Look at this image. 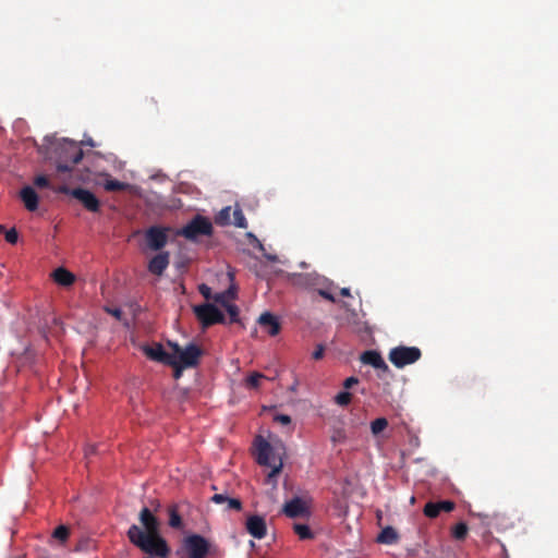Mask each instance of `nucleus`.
I'll use <instances>...</instances> for the list:
<instances>
[{
	"label": "nucleus",
	"instance_id": "obj_1",
	"mask_svg": "<svg viewBox=\"0 0 558 558\" xmlns=\"http://www.w3.org/2000/svg\"><path fill=\"white\" fill-rule=\"evenodd\" d=\"M142 526L132 524L128 532L129 541L144 554L156 555L157 558H168L170 547L160 534V524L151 511L144 507L138 515Z\"/></svg>",
	"mask_w": 558,
	"mask_h": 558
},
{
	"label": "nucleus",
	"instance_id": "obj_2",
	"mask_svg": "<svg viewBox=\"0 0 558 558\" xmlns=\"http://www.w3.org/2000/svg\"><path fill=\"white\" fill-rule=\"evenodd\" d=\"M84 156L82 147L74 141L62 140L54 144L53 156L57 171L70 173Z\"/></svg>",
	"mask_w": 558,
	"mask_h": 558
},
{
	"label": "nucleus",
	"instance_id": "obj_3",
	"mask_svg": "<svg viewBox=\"0 0 558 558\" xmlns=\"http://www.w3.org/2000/svg\"><path fill=\"white\" fill-rule=\"evenodd\" d=\"M256 461L259 465L271 469L265 482L276 487L277 476L281 473L283 466L282 459L276 449L262 437L256 439Z\"/></svg>",
	"mask_w": 558,
	"mask_h": 558
},
{
	"label": "nucleus",
	"instance_id": "obj_4",
	"mask_svg": "<svg viewBox=\"0 0 558 558\" xmlns=\"http://www.w3.org/2000/svg\"><path fill=\"white\" fill-rule=\"evenodd\" d=\"M209 547V542L204 536L192 534L184 537L175 554L179 558H206Z\"/></svg>",
	"mask_w": 558,
	"mask_h": 558
},
{
	"label": "nucleus",
	"instance_id": "obj_5",
	"mask_svg": "<svg viewBox=\"0 0 558 558\" xmlns=\"http://www.w3.org/2000/svg\"><path fill=\"white\" fill-rule=\"evenodd\" d=\"M169 345L172 349L171 356L177 363L185 367H194L198 364L202 350L195 343H190L185 348L172 342H169Z\"/></svg>",
	"mask_w": 558,
	"mask_h": 558
},
{
	"label": "nucleus",
	"instance_id": "obj_6",
	"mask_svg": "<svg viewBox=\"0 0 558 558\" xmlns=\"http://www.w3.org/2000/svg\"><path fill=\"white\" fill-rule=\"evenodd\" d=\"M422 352L417 347L398 345L389 351L388 359L397 367L403 368L407 365L417 362Z\"/></svg>",
	"mask_w": 558,
	"mask_h": 558
},
{
	"label": "nucleus",
	"instance_id": "obj_7",
	"mask_svg": "<svg viewBox=\"0 0 558 558\" xmlns=\"http://www.w3.org/2000/svg\"><path fill=\"white\" fill-rule=\"evenodd\" d=\"M213 231L214 228L210 220L206 217L197 215L178 233L190 241H195L201 235H211Z\"/></svg>",
	"mask_w": 558,
	"mask_h": 558
},
{
	"label": "nucleus",
	"instance_id": "obj_8",
	"mask_svg": "<svg viewBox=\"0 0 558 558\" xmlns=\"http://www.w3.org/2000/svg\"><path fill=\"white\" fill-rule=\"evenodd\" d=\"M194 313L204 328L215 324H226V316L214 304L205 303L194 307Z\"/></svg>",
	"mask_w": 558,
	"mask_h": 558
},
{
	"label": "nucleus",
	"instance_id": "obj_9",
	"mask_svg": "<svg viewBox=\"0 0 558 558\" xmlns=\"http://www.w3.org/2000/svg\"><path fill=\"white\" fill-rule=\"evenodd\" d=\"M59 192L64 194H70L74 198H76L86 210L92 213H98L100 209V202L99 199L93 194L90 191L83 189V187H76L73 190H70L68 186L63 185L59 187Z\"/></svg>",
	"mask_w": 558,
	"mask_h": 558
},
{
	"label": "nucleus",
	"instance_id": "obj_10",
	"mask_svg": "<svg viewBox=\"0 0 558 558\" xmlns=\"http://www.w3.org/2000/svg\"><path fill=\"white\" fill-rule=\"evenodd\" d=\"M169 228L153 226L145 231L146 245L151 251H160L168 243Z\"/></svg>",
	"mask_w": 558,
	"mask_h": 558
},
{
	"label": "nucleus",
	"instance_id": "obj_11",
	"mask_svg": "<svg viewBox=\"0 0 558 558\" xmlns=\"http://www.w3.org/2000/svg\"><path fill=\"white\" fill-rule=\"evenodd\" d=\"M245 529L254 538L262 539L267 534L265 519L258 514H252L246 518Z\"/></svg>",
	"mask_w": 558,
	"mask_h": 558
},
{
	"label": "nucleus",
	"instance_id": "obj_12",
	"mask_svg": "<svg viewBox=\"0 0 558 558\" xmlns=\"http://www.w3.org/2000/svg\"><path fill=\"white\" fill-rule=\"evenodd\" d=\"M282 512L290 519L303 518L308 513V508L301 498L294 497L282 507Z\"/></svg>",
	"mask_w": 558,
	"mask_h": 558
},
{
	"label": "nucleus",
	"instance_id": "obj_13",
	"mask_svg": "<svg viewBox=\"0 0 558 558\" xmlns=\"http://www.w3.org/2000/svg\"><path fill=\"white\" fill-rule=\"evenodd\" d=\"M170 263V253L160 252L156 254L147 265V269L155 276H162Z\"/></svg>",
	"mask_w": 558,
	"mask_h": 558
},
{
	"label": "nucleus",
	"instance_id": "obj_14",
	"mask_svg": "<svg viewBox=\"0 0 558 558\" xmlns=\"http://www.w3.org/2000/svg\"><path fill=\"white\" fill-rule=\"evenodd\" d=\"M361 361L364 364L373 366L375 369L383 371V372H389V367L385 360L383 359L381 354L378 351L375 350H367L364 351L361 355Z\"/></svg>",
	"mask_w": 558,
	"mask_h": 558
},
{
	"label": "nucleus",
	"instance_id": "obj_15",
	"mask_svg": "<svg viewBox=\"0 0 558 558\" xmlns=\"http://www.w3.org/2000/svg\"><path fill=\"white\" fill-rule=\"evenodd\" d=\"M144 353L153 361L162 362L167 365H174L173 356L171 353H168L163 350L161 344H156L154 347H145Z\"/></svg>",
	"mask_w": 558,
	"mask_h": 558
},
{
	"label": "nucleus",
	"instance_id": "obj_16",
	"mask_svg": "<svg viewBox=\"0 0 558 558\" xmlns=\"http://www.w3.org/2000/svg\"><path fill=\"white\" fill-rule=\"evenodd\" d=\"M258 324L267 330L269 336H277L280 331V323L277 317L269 312H265L259 316Z\"/></svg>",
	"mask_w": 558,
	"mask_h": 558
},
{
	"label": "nucleus",
	"instance_id": "obj_17",
	"mask_svg": "<svg viewBox=\"0 0 558 558\" xmlns=\"http://www.w3.org/2000/svg\"><path fill=\"white\" fill-rule=\"evenodd\" d=\"M20 196L27 210L35 211L38 208V195L33 187L24 186Z\"/></svg>",
	"mask_w": 558,
	"mask_h": 558
},
{
	"label": "nucleus",
	"instance_id": "obj_18",
	"mask_svg": "<svg viewBox=\"0 0 558 558\" xmlns=\"http://www.w3.org/2000/svg\"><path fill=\"white\" fill-rule=\"evenodd\" d=\"M211 501L215 504H225L226 509L240 511L242 509V502L238 498H231L223 494H215L211 497Z\"/></svg>",
	"mask_w": 558,
	"mask_h": 558
},
{
	"label": "nucleus",
	"instance_id": "obj_19",
	"mask_svg": "<svg viewBox=\"0 0 558 558\" xmlns=\"http://www.w3.org/2000/svg\"><path fill=\"white\" fill-rule=\"evenodd\" d=\"M53 279L58 284L63 287H69L75 281L74 275L63 267L57 268L53 271Z\"/></svg>",
	"mask_w": 558,
	"mask_h": 558
},
{
	"label": "nucleus",
	"instance_id": "obj_20",
	"mask_svg": "<svg viewBox=\"0 0 558 558\" xmlns=\"http://www.w3.org/2000/svg\"><path fill=\"white\" fill-rule=\"evenodd\" d=\"M398 533L392 526H386L377 536V542L380 544H393L398 541Z\"/></svg>",
	"mask_w": 558,
	"mask_h": 558
},
{
	"label": "nucleus",
	"instance_id": "obj_21",
	"mask_svg": "<svg viewBox=\"0 0 558 558\" xmlns=\"http://www.w3.org/2000/svg\"><path fill=\"white\" fill-rule=\"evenodd\" d=\"M347 439L345 429L342 422H337L332 426L331 434H330V440L333 445L343 444Z\"/></svg>",
	"mask_w": 558,
	"mask_h": 558
},
{
	"label": "nucleus",
	"instance_id": "obj_22",
	"mask_svg": "<svg viewBox=\"0 0 558 558\" xmlns=\"http://www.w3.org/2000/svg\"><path fill=\"white\" fill-rule=\"evenodd\" d=\"M235 298H236V289H235V287L231 286L226 291L216 293L214 295V301L220 305H227V303H230V301L234 300Z\"/></svg>",
	"mask_w": 558,
	"mask_h": 558
},
{
	"label": "nucleus",
	"instance_id": "obj_23",
	"mask_svg": "<svg viewBox=\"0 0 558 558\" xmlns=\"http://www.w3.org/2000/svg\"><path fill=\"white\" fill-rule=\"evenodd\" d=\"M168 514H169V525L172 529L180 530L183 527L182 518L179 513L178 505H171L168 508Z\"/></svg>",
	"mask_w": 558,
	"mask_h": 558
},
{
	"label": "nucleus",
	"instance_id": "obj_24",
	"mask_svg": "<svg viewBox=\"0 0 558 558\" xmlns=\"http://www.w3.org/2000/svg\"><path fill=\"white\" fill-rule=\"evenodd\" d=\"M129 184L118 181L116 179H108L104 183V189L108 192H120L125 191L128 189Z\"/></svg>",
	"mask_w": 558,
	"mask_h": 558
},
{
	"label": "nucleus",
	"instance_id": "obj_25",
	"mask_svg": "<svg viewBox=\"0 0 558 558\" xmlns=\"http://www.w3.org/2000/svg\"><path fill=\"white\" fill-rule=\"evenodd\" d=\"M318 286H320V282H319V279L316 277V293L330 302H336V298L332 292L333 287H329V288L325 289V288H322Z\"/></svg>",
	"mask_w": 558,
	"mask_h": 558
},
{
	"label": "nucleus",
	"instance_id": "obj_26",
	"mask_svg": "<svg viewBox=\"0 0 558 558\" xmlns=\"http://www.w3.org/2000/svg\"><path fill=\"white\" fill-rule=\"evenodd\" d=\"M469 527L464 522H459L452 527V536L458 541H463L468 535Z\"/></svg>",
	"mask_w": 558,
	"mask_h": 558
},
{
	"label": "nucleus",
	"instance_id": "obj_27",
	"mask_svg": "<svg viewBox=\"0 0 558 558\" xmlns=\"http://www.w3.org/2000/svg\"><path fill=\"white\" fill-rule=\"evenodd\" d=\"M423 512L427 518L435 519L440 514L441 510L437 502L429 501L425 505Z\"/></svg>",
	"mask_w": 558,
	"mask_h": 558
},
{
	"label": "nucleus",
	"instance_id": "obj_28",
	"mask_svg": "<svg viewBox=\"0 0 558 558\" xmlns=\"http://www.w3.org/2000/svg\"><path fill=\"white\" fill-rule=\"evenodd\" d=\"M0 233L4 234L5 241L10 244H15L19 240V234L15 228L7 230L3 225H0Z\"/></svg>",
	"mask_w": 558,
	"mask_h": 558
},
{
	"label": "nucleus",
	"instance_id": "obj_29",
	"mask_svg": "<svg viewBox=\"0 0 558 558\" xmlns=\"http://www.w3.org/2000/svg\"><path fill=\"white\" fill-rule=\"evenodd\" d=\"M388 426L385 417H378L371 423V430L374 435L380 434Z\"/></svg>",
	"mask_w": 558,
	"mask_h": 558
},
{
	"label": "nucleus",
	"instance_id": "obj_30",
	"mask_svg": "<svg viewBox=\"0 0 558 558\" xmlns=\"http://www.w3.org/2000/svg\"><path fill=\"white\" fill-rule=\"evenodd\" d=\"M233 225L238 228H247V221L241 208H235L233 210Z\"/></svg>",
	"mask_w": 558,
	"mask_h": 558
},
{
	"label": "nucleus",
	"instance_id": "obj_31",
	"mask_svg": "<svg viewBox=\"0 0 558 558\" xmlns=\"http://www.w3.org/2000/svg\"><path fill=\"white\" fill-rule=\"evenodd\" d=\"M226 311L228 312L229 314V324H233V323H239V313H240V310L239 307L235 305V304H232V303H227V305H222Z\"/></svg>",
	"mask_w": 558,
	"mask_h": 558
},
{
	"label": "nucleus",
	"instance_id": "obj_32",
	"mask_svg": "<svg viewBox=\"0 0 558 558\" xmlns=\"http://www.w3.org/2000/svg\"><path fill=\"white\" fill-rule=\"evenodd\" d=\"M52 536L64 543L70 536V530L65 525H59L54 529Z\"/></svg>",
	"mask_w": 558,
	"mask_h": 558
},
{
	"label": "nucleus",
	"instance_id": "obj_33",
	"mask_svg": "<svg viewBox=\"0 0 558 558\" xmlns=\"http://www.w3.org/2000/svg\"><path fill=\"white\" fill-rule=\"evenodd\" d=\"M230 206L222 208L216 216V222L220 226L228 225L230 222Z\"/></svg>",
	"mask_w": 558,
	"mask_h": 558
},
{
	"label": "nucleus",
	"instance_id": "obj_34",
	"mask_svg": "<svg viewBox=\"0 0 558 558\" xmlns=\"http://www.w3.org/2000/svg\"><path fill=\"white\" fill-rule=\"evenodd\" d=\"M264 377L265 376L263 374L254 372V373H252L251 375L247 376V378H246V386L248 388L256 389V388L259 387L260 379L264 378Z\"/></svg>",
	"mask_w": 558,
	"mask_h": 558
},
{
	"label": "nucleus",
	"instance_id": "obj_35",
	"mask_svg": "<svg viewBox=\"0 0 558 558\" xmlns=\"http://www.w3.org/2000/svg\"><path fill=\"white\" fill-rule=\"evenodd\" d=\"M294 532L299 535L301 539H306L312 537V532L308 525L305 524H294Z\"/></svg>",
	"mask_w": 558,
	"mask_h": 558
},
{
	"label": "nucleus",
	"instance_id": "obj_36",
	"mask_svg": "<svg viewBox=\"0 0 558 558\" xmlns=\"http://www.w3.org/2000/svg\"><path fill=\"white\" fill-rule=\"evenodd\" d=\"M352 395L348 391H341L335 397L337 404L345 407L351 402Z\"/></svg>",
	"mask_w": 558,
	"mask_h": 558
},
{
	"label": "nucleus",
	"instance_id": "obj_37",
	"mask_svg": "<svg viewBox=\"0 0 558 558\" xmlns=\"http://www.w3.org/2000/svg\"><path fill=\"white\" fill-rule=\"evenodd\" d=\"M34 184H35L37 187H40V189H44V187H50L49 179H48L46 175H44V174L37 175V177L34 179Z\"/></svg>",
	"mask_w": 558,
	"mask_h": 558
},
{
	"label": "nucleus",
	"instance_id": "obj_38",
	"mask_svg": "<svg viewBox=\"0 0 558 558\" xmlns=\"http://www.w3.org/2000/svg\"><path fill=\"white\" fill-rule=\"evenodd\" d=\"M437 504L440 510L444 512H451L456 508V504L451 500H441Z\"/></svg>",
	"mask_w": 558,
	"mask_h": 558
},
{
	"label": "nucleus",
	"instance_id": "obj_39",
	"mask_svg": "<svg viewBox=\"0 0 558 558\" xmlns=\"http://www.w3.org/2000/svg\"><path fill=\"white\" fill-rule=\"evenodd\" d=\"M274 422L283 426H289L291 424V417L287 414H276L274 416Z\"/></svg>",
	"mask_w": 558,
	"mask_h": 558
},
{
	"label": "nucleus",
	"instance_id": "obj_40",
	"mask_svg": "<svg viewBox=\"0 0 558 558\" xmlns=\"http://www.w3.org/2000/svg\"><path fill=\"white\" fill-rule=\"evenodd\" d=\"M198 291L199 293L206 299V300H209V299H213L214 300V295L211 294V289L205 284V283H202L199 287H198Z\"/></svg>",
	"mask_w": 558,
	"mask_h": 558
},
{
	"label": "nucleus",
	"instance_id": "obj_41",
	"mask_svg": "<svg viewBox=\"0 0 558 558\" xmlns=\"http://www.w3.org/2000/svg\"><path fill=\"white\" fill-rule=\"evenodd\" d=\"M171 366H172V367H173V369H174V371H173V377H174L175 379L180 378V377H181V375H182V371H183L184 368H186L185 366H183L182 364H179V363H177V362H175V364H174V365H171Z\"/></svg>",
	"mask_w": 558,
	"mask_h": 558
},
{
	"label": "nucleus",
	"instance_id": "obj_42",
	"mask_svg": "<svg viewBox=\"0 0 558 558\" xmlns=\"http://www.w3.org/2000/svg\"><path fill=\"white\" fill-rule=\"evenodd\" d=\"M356 384H359V378L351 376L343 381V387L345 389H350Z\"/></svg>",
	"mask_w": 558,
	"mask_h": 558
},
{
	"label": "nucleus",
	"instance_id": "obj_43",
	"mask_svg": "<svg viewBox=\"0 0 558 558\" xmlns=\"http://www.w3.org/2000/svg\"><path fill=\"white\" fill-rule=\"evenodd\" d=\"M107 312L118 319L122 316V311L120 308H107Z\"/></svg>",
	"mask_w": 558,
	"mask_h": 558
},
{
	"label": "nucleus",
	"instance_id": "obj_44",
	"mask_svg": "<svg viewBox=\"0 0 558 558\" xmlns=\"http://www.w3.org/2000/svg\"><path fill=\"white\" fill-rule=\"evenodd\" d=\"M306 280H307L306 277H303L302 275H299V276L293 278V284H295V286H303Z\"/></svg>",
	"mask_w": 558,
	"mask_h": 558
},
{
	"label": "nucleus",
	"instance_id": "obj_45",
	"mask_svg": "<svg viewBox=\"0 0 558 558\" xmlns=\"http://www.w3.org/2000/svg\"><path fill=\"white\" fill-rule=\"evenodd\" d=\"M324 352H325L324 347L322 344H316V353H315L316 361L324 356Z\"/></svg>",
	"mask_w": 558,
	"mask_h": 558
},
{
	"label": "nucleus",
	"instance_id": "obj_46",
	"mask_svg": "<svg viewBox=\"0 0 558 558\" xmlns=\"http://www.w3.org/2000/svg\"><path fill=\"white\" fill-rule=\"evenodd\" d=\"M340 294H341L342 296H345V298L351 296L350 289H349V288H342V289L340 290Z\"/></svg>",
	"mask_w": 558,
	"mask_h": 558
},
{
	"label": "nucleus",
	"instance_id": "obj_47",
	"mask_svg": "<svg viewBox=\"0 0 558 558\" xmlns=\"http://www.w3.org/2000/svg\"><path fill=\"white\" fill-rule=\"evenodd\" d=\"M376 517H377V519H378V520H381V511H380V510H378V511L376 512Z\"/></svg>",
	"mask_w": 558,
	"mask_h": 558
},
{
	"label": "nucleus",
	"instance_id": "obj_48",
	"mask_svg": "<svg viewBox=\"0 0 558 558\" xmlns=\"http://www.w3.org/2000/svg\"><path fill=\"white\" fill-rule=\"evenodd\" d=\"M84 144L89 145V146H94L93 140H89V141H87V142H84Z\"/></svg>",
	"mask_w": 558,
	"mask_h": 558
},
{
	"label": "nucleus",
	"instance_id": "obj_49",
	"mask_svg": "<svg viewBox=\"0 0 558 558\" xmlns=\"http://www.w3.org/2000/svg\"><path fill=\"white\" fill-rule=\"evenodd\" d=\"M155 557H157V556L156 555H147V554H145V556L143 558H155Z\"/></svg>",
	"mask_w": 558,
	"mask_h": 558
},
{
	"label": "nucleus",
	"instance_id": "obj_50",
	"mask_svg": "<svg viewBox=\"0 0 558 558\" xmlns=\"http://www.w3.org/2000/svg\"><path fill=\"white\" fill-rule=\"evenodd\" d=\"M94 451H95V448L90 447L89 452H94Z\"/></svg>",
	"mask_w": 558,
	"mask_h": 558
}]
</instances>
